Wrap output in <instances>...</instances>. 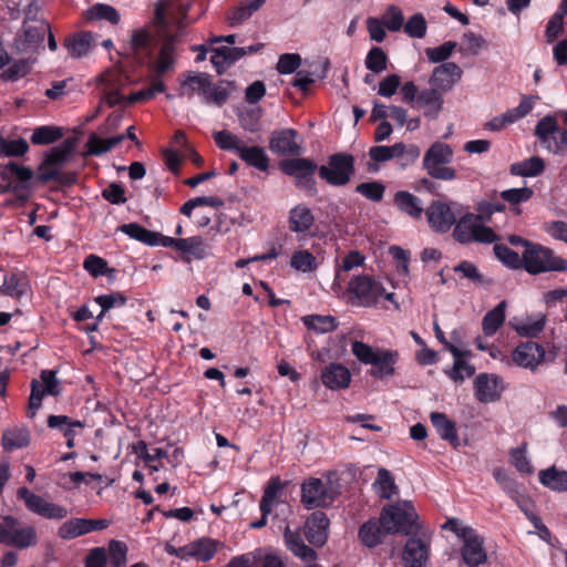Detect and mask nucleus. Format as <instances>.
I'll list each match as a JSON object with an SVG mask.
<instances>
[{
    "mask_svg": "<svg viewBox=\"0 0 567 567\" xmlns=\"http://www.w3.org/2000/svg\"><path fill=\"white\" fill-rule=\"evenodd\" d=\"M106 554L113 567H122L126 563L127 546L123 542L111 540Z\"/></svg>",
    "mask_w": 567,
    "mask_h": 567,
    "instance_id": "64",
    "label": "nucleus"
},
{
    "mask_svg": "<svg viewBox=\"0 0 567 567\" xmlns=\"http://www.w3.org/2000/svg\"><path fill=\"white\" fill-rule=\"evenodd\" d=\"M396 208L413 219H420L424 213L422 200L406 190H399L393 196Z\"/></svg>",
    "mask_w": 567,
    "mask_h": 567,
    "instance_id": "28",
    "label": "nucleus"
},
{
    "mask_svg": "<svg viewBox=\"0 0 567 567\" xmlns=\"http://www.w3.org/2000/svg\"><path fill=\"white\" fill-rule=\"evenodd\" d=\"M556 132H558L557 122L551 115L543 117L535 128V135L553 152H555V140L551 142V135Z\"/></svg>",
    "mask_w": 567,
    "mask_h": 567,
    "instance_id": "47",
    "label": "nucleus"
},
{
    "mask_svg": "<svg viewBox=\"0 0 567 567\" xmlns=\"http://www.w3.org/2000/svg\"><path fill=\"white\" fill-rule=\"evenodd\" d=\"M213 137L220 150L235 152L248 166L260 172L268 171L269 157L262 147L257 145L247 146L237 135L227 130L215 132Z\"/></svg>",
    "mask_w": 567,
    "mask_h": 567,
    "instance_id": "3",
    "label": "nucleus"
},
{
    "mask_svg": "<svg viewBox=\"0 0 567 567\" xmlns=\"http://www.w3.org/2000/svg\"><path fill=\"white\" fill-rule=\"evenodd\" d=\"M234 90V83L228 81H220L207 89V93L203 95L206 104H214L223 106L229 99L231 91Z\"/></svg>",
    "mask_w": 567,
    "mask_h": 567,
    "instance_id": "41",
    "label": "nucleus"
},
{
    "mask_svg": "<svg viewBox=\"0 0 567 567\" xmlns=\"http://www.w3.org/2000/svg\"><path fill=\"white\" fill-rule=\"evenodd\" d=\"M94 44V37L90 31H80L65 39L64 45L70 55L81 58L86 55Z\"/></svg>",
    "mask_w": 567,
    "mask_h": 567,
    "instance_id": "31",
    "label": "nucleus"
},
{
    "mask_svg": "<svg viewBox=\"0 0 567 567\" xmlns=\"http://www.w3.org/2000/svg\"><path fill=\"white\" fill-rule=\"evenodd\" d=\"M365 66L373 73H381L388 68V56L382 48L373 47L367 54Z\"/></svg>",
    "mask_w": 567,
    "mask_h": 567,
    "instance_id": "60",
    "label": "nucleus"
},
{
    "mask_svg": "<svg viewBox=\"0 0 567 567\" xmlns=\"http://www.w3.org/2000/svg\"><path fill=\"white\" fill-rule=\"evenodd\" d=\"M402 29L410 38L422 39L426 34L427 23L422 13H415L408 19Z\"/></svg>",
    "mask_w": 567,
    "mask_h": 567,
    "instance_id": "59",
    "label": "nucleus"
},
{
    "mask_svg": "<svg viewBox=\"0 0 567 567\" xmlns=\"http://www.w3.org/2000/svg\"><path fill=\"white\" fill-rule=\"evenodd\" d=\"M130 47L136 58L144 59L151 56L152 50V35L145 30H136L133 32L130 41Z\"/></svg>",
    "mask_w": 567,
    "mask_h": 567,
    "instance_id": "43",
    "label": "nucleus"
},
{
    "mask_svg": "<svg viewBox=\"0 0 567 567\" xmlns=\"http://www.w3.org/2000/svg\"><path fill=\"white\" fill-rule=\"evenodd\" d=\"M333 496L320 478H309L301 485V503L308 508L324 507Z\"/></svg>",
    "mask_w": 567,
    "mask_h": 567,
    "instance_id": "10",
    "label": "nucleus"
},
{
    "mask_svg": "<svg viewBox=\"0 0 567 567\" xmlns=\"http://www.w3.org/2000/svg\"><path fill=\"white\" fill-rule=\"evenodd\" d=\"M265 3L266 0H241L237 6L227 11L226 21L230 27L240 25L251 18Z\"/></svg>",
    "mask_w": 567,
    "mask_h": 567,
    "instance_id": "27",
    "label": "nucleus"
},
{
    "mask_svg": "<svg viewBox=\"0 0 567 567\" xmlns=\"http://www.w3.org/2000/svg\"><path fill=\"white\" fill-rule=\"evenodd\" d=\"M303 324L316 332L327 333L338 327L337 320L332 316L310 315L302 317Z\"/></svg>",
    "mask_w": 567,
    "mask_h": 567,
    "instance_id": "53",
    "label": "nucleus"
},
{
    "mask_svg": "<svg viewBox=\"0 0 567 567\" xmlns=\"http://www.w3.org/2000/svg\"><path fill=\"white\" fill-rule=\"evenodd\" d=\"M386 535H391L382 527L379 519H369L363 523L358 530L360 543L367 548H374L381 545Z\"/></svg>",
    "mask_w": 567,
    "mask_h": 567,
    "instance_id": "26",
    "label": "nucleus"
},
{
    "mask_svg": "<svg viewBox=\"0 0 567 567\" xmlns=\"http://www.w3.org/2000/svg\"><path fill=\"white\" fill-rule=\"evenodd\" d=\"M219 543L209 537H203L190 543L193 558L199 561L210 560L217 553Z\"/></svg>",
    "mask_w": 567,
    "mask_h": 567,
    "instance_id": "45",
    "label": "nucleus"
},
{
    "mask_svg": "<svg viewBox=\"0 0 567 567\" xmlns=\"http://www.w3.org/2000/svg\"><path fill=\"white\" fill-rule=\"evenodd\" d=\"M501 379L494 374L481 373L474 380L476 399L482 403L497 401L501 398Z\"/></svg>",
    "mask_w": 567,
    "mask_h": 567,
    "instance_id": "20",
    "label": "nucleus"
},
{
    "mask_svg": "<svg viewBox=\"0 0 567 567\" xmlns=\"http://www.w3.org/2000/svg\"><path fill=\"white\" fill-rule=\"evenodd\" d=\"M544 347L534 341L519 343L512 353L513 362L524 369L535 371L545 360Z\"/></svg>",
    "mask_w": 567,
    "mask_h": 567,
    "instance_id": "11",
    "label": "nucleus"
},
{
    "mask_svg": "<svg viewBox=\"0 0 567 567\" xmlns=\"http://www.w3.org/2000/svg\"><path fill=\"white\" fill-rule=\"evenodd\" d=\"M49 25L41 23L38 27H29L24 30L23 35L17 40V47L21 51H33L39 48L43 41Z\"/></svg>",
    "mask_w": 567,
    "mask_h": 567,
    "instance_id": "32",
    "label": "nucleus"
},
{
    "mask_svg": "<svg viewBox=\"0 0 567 567\" xmlns=\"http://www.w3.org/2000/svg\"><path fill=\"white\" fill-rule=\"evenodd\" d=\"M430 420L442 440L447 441L454 447L460 445L455 423L451 421L446 414L442 412H432L430 414Z\"/></svg>",
    "mask_w": 567,
    "mask_h": 567,
    "instance_id": "30",
    "label": "nucleus"
},
{
    "mask_svg": "<svg viewBox=\"0 0 567 567\" xmlns=\"http://www.w3.org/2000/svg\"><path fill=\"white\" fill-rule=\"evenodd\" d=\"M454 271L461 274L463 278L468 279L478 287H487L492 285V280L486 278L478 268L471 261L463 260L454 267Z\"/></svg>",
    "mask_w": 567,
    "mask_h": 567,
    "instance_id": "51",
    "label": "nucleus"
},
{
    "mask_svg": "<svg viewBox=\"0 0 567 567\" xmlns=\"http://www.w3.org/2000/svg\"><path fill=\"white\" fill-rule=\"evenodd\" d=\"M545 169L544 161L538 156L529 157L525 161L511 165V174L515 176L532 177L542 174Z\"/></svg>",
    "mask_w": 567,
    "mask_h": 567,
    "instance_id": "40",
    "label": "nucleus"
},
{
    "mask_svg": "<svg viewBox=\"0 0 567 567\" xmlns=\"http://www.w3.org/2000/svg\"><path fill=\"white\" fill-rule=\"evenodd\" d=\"M354 174V157L347 153H336L328 157V165L318 168L321 179L331 186H344Z\"/></svg>",
    "mask_w": 567,
    "mask_h": 567,
    "instance_id": "6",
    "label": "nucleus"
},
{
    "mask_svg": "<svg viewBox=\"0 0 567 567\" xmlns=\"http://www.w3.org/2000/svg\"><path fill=\"white\" fill-rule=\"evenodd\" d=\"M298 135L293 128L276 130L270 134L269 150L280 157L300 156L303 148L297 141Z\"/></svg>",
    "mask_w": 567,
    "mask_h": 567,
    "instance_id": "9",
    "label": "nucleus"
},
{
    "mask_svg": "<svg viewBox=\"0 0 567 567\" xmlns=\"http://www.w3.org/2000/svg\"><path fill=\"white\" fill-rule=\"evenodd\" d=\"M17 494L19 498L24 501L25 507L38 515L42 513V508L49 503L42 496L31 493L27 487H20Z\"/></svg>",
    "mask_w": 567,
    "mask_h": 567,
    "instance_id": "62",
    "label": "nucleus"
},
{
    "mask_svg": "<svg viewBox=\"0 0 567 567\" xmlns=\"http://www.w3.org/2000/svg\"><path fill=\"white\" fill-rule=\"evenodd\" d=\"M29 289V281L25 276L17 274L6 277L3 285L0 287V291L3 295L14 298H20L28 293Z\"/></svg>",
    "mask_w": 567,
    "mask_h": 567,
    "instance_id": "44",
    "label": "nucleus"
},
{
    "mask_svg": "<svg viewBox=\"0 0 567 567\" xmlns=\"http://www.w3.org/2000/svg\"><path fill=\"white\" fill-rule=\"evenodd\" d=\"M165 91V84L158 76H154L152 79L151 85L146 89H142L132 93L127 101L130 103L144 102L152 100L156 93H161Z\"/></svg>",
    "mask_w": 567,
    "mask_h": 567,
    "instance_id": "57",
    "label": "nucleus"
},
{
    "mask_svg": "<svg viewBox=\"0 0 567 567\" xmlns=\"http://www.w3.org/2000/svg\"><path fill=\"white\" fill-rule=\"evenodd\" d=\"M40 378L43 384L37 380H32L31 382V393L29 398L28 411L29 417H33L35 415L37 411L42 404V400L45 394L56 396L61 392V386L55 377V371L43 370L40 374Z\"/></svg>",
    "mask_w": 567,
    "mask_h": 567,
    "instance_id": "7",
    "label": "nucleus"
},
{
    "mask_svg": "<svg viewBox=\"0 0 567 567\" xmlns=\"http://www.w3.org/2000/svg\"><path fill=\"white\" fill-rule=\"evenodd\" d=\"M461 555L467 567H478L487 561V553L484 548V538L477 534L475 529L467 530Z\"/></svg>",
    "mask_w": 567,
    "mask_h": 567,
    "instance_id": "12",
    "label": "nucleus"
},
{
    "mask_svg": "<svg viewBox=\"0 0 567 567\" xmlns=\"http://www.w3.org/2000/svg\"><path fill=\"white\" fill-rule=\"evenodd\" d=\"M348 290L360 306L370 307L384 293L383 287L367 275L355 276L349 281Z\"/></svg>",
    "mask_w": 567,
    "mask_h": 567,
    "instance_id": "8",
    "label": "nucleus"
},
{
    "mask_svg": "<svg viewBox=\"0 0 567 567\" xmlns=\"http://www.w3.org/2000/svg\"><path fill=\"white\" fill-rule=\"evenodd\" d=\"M290 266L302 272H310L317 269L318 264L316 257L308 250H297L290 259Z\"/></svg>",
    "mask_w": 567,
    "mask_h": 567,
    "instance_id": "56",
    "label": "nucleus"
},
{
    "mask_svg": "<svg viewBox=\"0 0 567 567\" xmlns=\"http://www.w3.org/2000/svg\"><path fill=\"white\" fill-rule=\"evenodd\" d=\"M443 91L436 86L422 90L417 94L414 107L422 109L426 117L435 118L443 107Z\"/></svg>",
    "mask_w": 567,
    "mask_h": 567,
    "instance_id": "24",
    "label": "nucleus"
},
{
    "mask_svg": "<svg viewBox=\"0 0 567 567\" xmlns=\"http://www.w3.org/2000/svg\"><path fill=\"white\" fill-rule=\"evenodd\" d=\"M75 145L76 138H65L60 145L50 150L47 154L45 161H48L49 164L61 166L74 151Z\"/></svg>",
    "mask_w": 567,
    "mask_h": 567,
    "instance_id": "52",
    "label": "nucleus"
},
{
    "mask_svg": "<svg viewBox=\"0 0 567 567\" xmlns=\"http://www.w3.org/2000/svg\"><path fill=\"white\" fill-rule=\"evenodd\" d=\"M321 381L330 390L347 389L351 382V373L341 363H330L322 369Z\"/></svg>",
    "mask_w": 567,
    "mask_h": 567,
    "instance_id": "25",
    "label": "nucleus"
},
{
    "mask_svg": "<svg viewBox=\"0 0 567 567\" xmlns=\"http://www.w3.org/2000/svg\"><path fill=\"white\" fill-rule=\"evenodd\" d=\"M178 251L183 255L185 261H190V258L203 259L208 255V245L200 236H193L188 238H181Z\"/></svg>",
    "mask_w": 567,
    "mask_h": 567,
    "instance_id": "33",
    "label": "nucleus"
},
{
    "mask_svg": "<svg viewBox=\"0 0 567 567\" xmlns=\"http://www.w3.org/2000/svg\"><path fill=\"white\" fill-rule=\"evenodd\" d=\"M0 176L9 183L17 181L22 184V187H25L24 184L32 178L33 171L30 167L9 162L0 167Z\"/></svg>",
    "mask_w": 567,
    "mask_h": 567,
    "instance_id": "42",
    "label": "nucleus"
},
{
    "mask_svg": "<svg viewBox=\"0 0 567 567\" xmlns=\"http://www.w3.org/2000/svg\"><path fill=\"white\" fill-rule=\"evenodd\" d=\"M158 4L165 6V17L169 22L176 23L179 30L185 28L186 24L184 20L187 17L190 0H169L167 2H159Z\"/></svg>",
    "mask_w": 567,
    "mask_h": 567,
    "instance_id": "34",
    "label": "nucleus"
},
{
    "mask_svg": "<svg viewBox=\"0 0 567 567\" xmlns=\"http://www.w3.org/2000/svg\"><path fill=\"white\" fill-rule=\"evenodd\" d=\"M355 192L371 202L379 203L384 196L385 186L380 182H364L357 185Z\"/></svg>",
    "mask_w": 567,
    "mask_h": 567,
    "instance_id": "61",
    "label": "nucleus"
},
{
    "mask_svg": "<svg viewBox=\"0 0 567 567\" xmlns=\"http://www.w3.org/2000/svg\"><path fill=\"white\" fill-rule=\"evenodd\" d=\"M425 215L431 228L437 233H446L456 221L451 207L441 200L432 202Z\"/></svg>",
    "mask_w": 567,
    "mask_h": 567,
    "instance_id": "16",
    "label": "nucleus"
},
{
    "mask_svg": "<svg viewBox=\"0 0 567 567\" xmlns=\"http://www.w3.org/2000/svg\"><path fill=\"white\" fill-rule=\"evenodd\" d=\"M525 270L532 275L546 271H564L567 269V261L553 255L551 250L543 246L528 245L522 256Z\"/></svg>",
    "mask_w": 567,
    "mask_h": 567,
    "instance_id": "5",
    "label": "nucleus"
},
{
    "mask_svg": "<svg viewBox=\"0 0 567 567\" xmlns=\"http://www.w3.org/2000/svg\"><path fill=\"white\" fill-rule=\"evenodd\" d=\"M239 125L249 133L260 131V120L262 116L261 107H245L237 113Z\"/></svg>",
    "mask_w": 567,
    "mask_h": 567,
    "instance_id": "50",
    "label": "nucleus"
},
{
    "mask_svg": "<svg viewBox=\"0 0 567 567\" xmlns=\"http://www.w3.org/2000/svg\"><path fill=\"white\" fill-rule=\"evenodd\" d=\"M430 557V542L420 537H410L402 551L405 567H426Z\"/></svg>",
    "mask_w": 567,
    "mask_h": 567,
    "instance_id": "13",
    "label": "nucleus"
},
{
    "mask_svg": "<svg viewBox=\"0 0 567 567\" xmlns=\"http://www.w3.org/2000/svg\"><path fill=\"white\" fill-rule=\"evenodd\" d=\"M30 443V435L25 429H9L3 432L2 445L6 451H13L28 446Z\"/></svg>",
    "mask_w": 567,
    "mask_h": 567,
    "instance_id": "48",
    "label": "nucleus"
},
{
    "mask_svg": "<svg viewBox=\"0 0 567 567\" xmlns=\"http://www.w3.org/2000/svg\"><path fill=\"white\" fill-rule=\"evenodd\" d=\"M284 538L287 548L302 561H316L318 559L317 551L306 545L300 529L291 530L289 526H286Z\"/></svg>",
    "mask_w": 567,
    "mask_h": 567,
    "instance_id": "22",
    "label": "nucleus"
},
{
    "mask_svg": "<svg viewBox=\"0 0 567 567\" xmlns=\"http://www.w3.org/2000/svg\"><path fill=\"white\" fill-rule=\"evenodd\" d=\"M506 301H501L495 308L486 312L482 320V329L485 336L491 337L496 333L505 321Z\"/></svg>",
    "mask_w": 567,
    "mask_h": 567,
    "instance_id": "37",
    "label": "nucleus"
},
{
    "mask_svg": "<svg viewBox=\"0 0 567 567\" xmlns=\"http://www.w3.org/2000/svg\"><path fill=\"white\" fill-rule=\"evenodd\" d=\"M154 24L162 38V44L157 58L148 63V69L161 79L164 73L173 69L176 62V43L182 30L176 27V23L166 19L165 6L162 4L155 7Z\"/></svg>",
    "mask_w": 567,
    "mask_h": 567,
    "instance_id": "1",
    "label": "nucleus"
},
{
    "mask_svg": "<svg viewBox=\"0 0 567 567\" xmlns=\"http://www.w3.org/2000/svg\"><path fill=\"white\" fill-rule=\"evenodd\" d=\"M495 256L507 267L518 269L523 265L519 255L503 244H495Z\"/></svg>",
    "mask_w": 567,
    "mask_h": 567,
    "instance_id": "63",
    "label": "nucleus"
},
{
    "mask_svg": "<svg viewBox=\"0 0 567 567\" xmlns=\"http://www.w3.org/2000/svg\"><path fill=\"white\" fill-rule=\"evenodd\" d=\"M381 20L389 31L398 32L404 24L403 11L398 6L391 4L383 12Z\"/></svg>",
    "mask_w": 567,
    "mask_h": 567,
    "instance_id": "58",
    "label": "nucleus"
},
{
    "mask_svg": "<svg viewBox=\"0 0 567 567\" xmlns=\"http://www.w3.org/2000/svg\"><path fill=\"white\" fill-rule=\"evenodd\" d=\"M477 219H480V216L472 213L462 216L453 230L454 239L461 244L473 241L474 227L476 226Z\"/></svg>",
    "mask_w": 567,
    "mask_h": 567,
    "instance_id": "39",
    "label": "nucleus"
},
{
    "mask_svg": "<svg viewBox=\"0 0 567 567\" xmlns=\"http://www.w3.org/2000/svg\"><path fill=\"white\" fill-rule=\"evenodd\" d=\"M511 324L518 336L524 338H536L543 332L546 326V316L539 315L536 318H526L525 320L516 323L511 322Z\"/></svg>",
    "mask_w": 567,
    "mask_h": 567,
    "instance_id": "38",
    "label": "nucleus"
},
{
    "mask_svg": "<svg viewBox=\"0 0 567 567\" xmlns=\"http://www.w3.org/2000/svg\"><path fill=\"white\" fill-rule=\"evenodd\" d=\"M462 73V69L456 63L444 62L433 70L430 84L446 92L461 79Z\"/></svg>",
    "mask_w": 567,
    "mask_h": 567,
    "instance_id": "21",
    "label": "nucleus"
},
{
    "mask_svg": "<svg viewBox=\"0 0 567 567\" xmlns=\"http://www.w3.org/2000/svg\"><path fill=\"white\" fill-rule=\"evenodd\" d=\"M295 158H286L279 162V168L288 176L297 178V184L305 181L307 184L313 185V174L317 165L313 161L306 157L293 156Z\"/></svg>",
    "mask_w": 567,
    "mask_h": 567,
    "instance_id": "14",
    "label": "nucleus"
},
{
    "mask_svg": "<svg viewBox=\"0 0 567 567\" xmlns=\"http://www.w3.org/2000/svg\"><path fill=\"white\" fill-rule=\"evenodd\" d=\"M329 524V518L323 512L312 513L305 524L308 542L316 547H322L328 540Z\"/></svg>",
    "mask_w": 567,
    "mask_h": 567,
    "instance_id": "17",
    "label": "nucleus"
},
{
    "mask_svg": "<svg viewBox=\"0 0 567 567\" xmlns=\"http://www.w3.org/2000/svg\"><path fill=\"white\" fill-rule=\"evenodd\" d=\"M539 482L555 492H567V471L551 466L538 474Z\"/></svg>",
    "mask_w": 567,
    "mask_h": 567,
    "instance_id": "36",
    "label": "nucleus"
},
{
    "mask_svg": "<svg viewBox=\"0 0 567 567\" xmlns=\"http://www.w3.org/2000/svg\"><path fill=\"white\" fill-rule=\"evenodd\" d=\"M398 353L389 350H379L377 360L371 363V375L377 379H382L394 374V363L396 362Z\"/></svg>",
    "mask_w": 567,
    "mask_h": 567,
    "instance_id": "35",
    "label": "nucleus"
},
{
    "mask_svg": "<svg viewBox=\"0 0 567 567\" xmlns=\"http://www.w3.org/2000/svg\"><path fill=\"white\" fill-rule=\"evenodd\" d=\"M62 135L63 132L60 127L44 125L37 127L30 140L34 145H47L56 142Z\"/></svg>",
    "mask_w": 567,
    "mask_h": 567,
    "instance_id": "55",
    "label": "nucleus"
},
{
    "mask_svg": "<svg viewBox=\"0 0 567 567\" xmlns=\"http://www.w3.org/2000/svg\"><path fill=\"white\" fill-rule=\"evenodd\" d=\"M453 154L449 144L435 142L424 154L423 168L432 178L453 181L456 178V171L447 166L453 159Z\"/></svg>",
    "mask_w": 567,
    "mask_h": 567,
    "instance_id": "4",
    "label": "nucleus"
},
{
    "mask_svg": "<svg viewBox=\"0 0 567 567\" xmlns=\"http://www.w3.org/2000/svg\"><path fill=\"white\" fill-rule=\"evenodd\" d=\"M315 220V215L311 209L303 204L295 206L289 212V229L293 233L308 231L313 226Z\"/></svg>",
    "mask_w": 567,
    "mask_h": 567,
    "instance_id": "29",
    "label": "nucleus"
},
{
    "mask_svg": "<svg viewBox=\"0 0 567 567\" xmlns=\"http://www.w3.org/2000/svg\"><path fill=\"white\" fill-rule=\"evenodd\" d=\"M85 19L87 21L106 20L111 24L116 25L121 17L114 7L105 3H96L85 11Z\"/></svg>",
    "mask_w": 567,
    "mask_h": 567,
    "instance_id": "46",
    "label": "nucleus"
},
{
    "mask_svg": "<svg viewBox=\"0 0 567 567\" xmlns=\"http://www.w3.org/2000/svg\"><path fill=\"white\" fill-rule=\"evenodd\" d=\"M284 484L280 478L272 477L267 486L265 487L264 495L260 501V512L261 517L258 520L251 522L250 527L254 529H259L266 526L267 517L272 511V505L277 498L278 493L282 489Z\"/></svg>",
    "mask_w": 567,
    "mask_h": 567,
    "instance_id": "23",
    "label": "nucleus"
},
{
    "mask_svg": "<svg viewBox=\"0 0 567 567\" xmlns=\"http://www.w3.org/2000/svg\"><path fill=\"white\" fill-rule=\"evenodd\" d=\"M106 519L74 518L63 523L58 530L61 538L71 539L93 530H102L109 527Z\"/></svg>",
    "mask_w": 567,
    "mask_h": 567,
    "instance_id": "15",
    "label": "nucleus"
},
{
    "mask_svg": "<svg viewBox=\"0 0 567 567\" xmlns=\"http://www.w3.org/2000/svg\"><path fill=\"white\" fill-rule=\"evenodd\" d=\"M533 106L534 97L524 96L517 107L507 110L504 114L495 116L485 123V128L489 131H501L507 125L513 124L526 116L533 110Z\"/></svg>",
    "mask_w": 567,
    "mask_h": 567,
    "instance_id": "19",
    "label": "nucleus"
},
{
    "mask_svg": "<svg viewBox=\"0 0 567 567\" xmlns=\"http://www.w3.org/2000/svg\"><path fill=\"white\" fill-rule=\"evenodd\" d=\"M377 493L382 499H390L396 493V485L394 484L391 473L386 468H380L378 478L373 484Z\"/></svg>",
    "mask_w": 567,
    "mask_h": 567,
    "instance_id": "54",
    "label": "nucleus"
},
{
    "mask_svg": "<svg viewBox=\"0 0 567 567\" xmlns=\"http://www.w3.org/2000/svg\"><path fill=\"white\" fill-rule=\"evenodd\" d=\"M118 230L148 246H156L157 233L146 229L137 223L124 224L118 227Z\"/></svg>",
    "mask_w": 567,
    "mask_h": 567,
    "instance_id": "49",
    "label": "nucleus"
},
{
    "mask_svg": "<svg viewBox=\"0 0 567 567\" xmlns=\"http://www.w3.org/2000/svg\"><path fill=\"white\" fill-rule=\"evenodd\" d=\"M414 506L409 501L396 502L386 505L380 514V524L388 533L405 536L415 534L420 526Z\"/></svg>",
    "mask_w": 567,
    "mask_h": 567,
    "instance_id": "2",
    "label": "nucleus"
},
{
    "mask_svg": "<svg viewBox=\"0 0 567 567\" xmlns=\"http://www.w3.org/2000/svg\"><path fill=\"white\" fill-rule=\"evenodd\" d=\"M210 86L208 73L188 71L179 75L178 96L192 97L196 92L204 95Z\"/></svg>",
    "mask_w": 567,
    "mask_h": 567,
    "instance_id": "18",
    "label": "nucleus"
}]
</instances>
